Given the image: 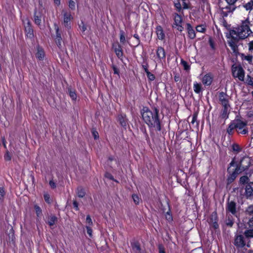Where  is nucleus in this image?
<instances>
[{
    "label": "nucleus",
    "mask_w": 253,
    "mask_h": 253,
    "mask_svg": "<svg viewBox=\"0 0 253 253\" xmlns=\"http://www.w3.org/2000/svg\"><path fill=\"white\" fill-rule=\"evenodd\" d=\"M159 110L156 108H154L152 110L147 107H143L141 111V115L143 120L149 126L155 127L156 129L160 131L161 124L158 117Z\"/></svg>",
    "instance_id": "nucleus-1"
},
{
    "label": "nucleus",
    "mask_w": 253,
    "mask_h": 253,
    "mask_svg": "<svg viewBox=\"0 0 253 253\" xmlns=\"http://www.w3.org/2000/svg\"><path fill=\"white\" fill-rule=\"evenodd\" d=\"M252 33L250 28V21L248 19L242 21L241 24L238 25L230 32V34H234L239 39H245L248 38Z\"/></svg>",
    "instance_id": "nucleus-2"
},
{
    "label": "nucleus",
    "mask_w": 253,
    "mask_h": 253,
    "mask_svg": "<svg viewBox=\"0 0 253 253\" xmlns=\"http://www.w3.org/2000/svg\"><path fill=\"white\" fill-rule=\"evenodd\" d=\"M227 170L228 173H230V175L228 178V181L231 182L235 179L237 174L241 172L242 169H241L240 167H237L233 161L230 163V167L228 168Z\"/></svg>",
    "instance_id": "nucleus-3"
},
{
    "label": "nucleus",
    "mask_w": 253,
    "mask_h": 253,
    "mask_svg": "<svg viewBox=\"0 0 253 253\" xmlns=\"http://www.w3.org/2000/svg\"><path fill=\"white\" fill-rule=\"evenodd\" d=\"M232 75L235 78H237L241 81H244L245 78V71L240 66L233 65L232 67Z\"/></svg>",
    "instance_id": "nucleus-4"
},
{
    "label": "nucleus",
    "mask_w": 253,
    "mask_h": 253,
    "mask_svg": "<svg viewBox=\"0 0 253 253\" xmlns=\"http://www.w3.org/2000/svg\"><path fill=\"white\" fill-rule=\"evenodd\" d=\"M237 0H226L228 5L221 8V14L223 17H227L229 13L232 12L235 9L236 7L234 6V4Z\"/></svg>",
    "instance_id": "nucleus-5"
},
{
    "label": "nucleus",
    "mask_w": 253,
    "mask_h": 253,
    "mask_svg": "<svg viewBox=\"0 0 253 253\" xmlns=\"http://www.w3.org/2000/svg\"><path fill=\"white\" fill-rule=\"evenodd\" d=\"M62 13L63 15V24L67 29L70 28L71 22L73 19V16L72 15L71 12L66 10H63Z\"/></svg>",
    "instance_id": "nucleus-6"
},
{
    "label": "nucleus",
    "mask_w": 253,
    "mask_h": 253,
    "mask_svg": "<svg viewBox=\"0 0 253 253\" xmlns=\"http://www.w3.org/2000/svg\"><path fill=\"white\" fill-rule=\"evenodd\" d=\"M236 129L238 133L242 134H246L248 133V130L246 127L247 123L246 122H243L241 120H236Z\"/></svg>",
    "instance_id": "nucleus-7"
},
{
    "label": "nucleus",
    "mask_w": 253,
    "mask_h": 253,
    "mask_svg": "<svg viewBox=\"0 0 253 253\" xmlns=\"http://www.w3.org/2000/svg\"><path fill=\"white\" fill-rule=\"evenodd\" d=\"M23 22L24 25L25 32L26 35L29 38H32L34 37L33 30L31 27L30 22L28 18L23 20Z\"/></svg>",
    "instance_id": "nucleus-8"
},
{
    "label": "nucleus",
    "mask_w": 253,
    "mask_h": 253,
    "mask_svg": "<svg viewBox=\"0 0 253 253\" xmlns=\"http://www.w3.org/2000/svg\"><path fill=\"white\" fill-rule=\"evenodd\" d=\"M219 100L223 107L230 106L229 103L230 97L223 92H220L218 95Z\"/></svg>",
    "instance_id": "nucleus-9"
},
{
    "label": "nucleus",
    "mask_w": 253,
    "mask_h": 253,
    "mask_svg": "<svg viewBox=\"0 0 253 253\" xmlns=\"http://www.w3.org/2000/svg\"><path fill=\"white\" fill-rule=\"evenodd\" d=\"M174 27L177 29L179 31H182L183 29L182 26V19L180 15L178 14H175L174 16Z\"/></svg>",
    "instance_id": "nucleus-10"
},
{
    "label": "nucleus",
    "mask_w": 253,
    "mask_h": 253,
    "mask_svg": "<svg viewBox=\"0 0 253 253\" xmlns=\"http://www.w3.org/2000/svg\"><path fill=\"white\" fill-rule=\"evenodd\" d=\"M233 35V34H231ZM228 44L234 52H236L238 48V39L232 35L227 41Z\"/></svg>",
    "instance_id": "nucleus-11"
},
{
    "label": "nucleus",
    "mask_w": 253,
    "mask_h": 253,
    "mask_svg": "<svg viewBox=\"0 0 253 253\" xmlns=\"http://www.w3.org/2000/svg\"><path fill=\"white\" fill-rule=\"evenodd\" d=\"M245 196L247 198H250L253 196V182H250L246 185Z\"/></svg>",
    "instance_id": "nucleus-12"
},
{
    "label": "nucleus",
    "mask_w": 253,
    "mask_h": 253,
    "mask_svg": "<svg viewBox=\"0 0 253 253\" xmlns=\"http://www.w3.org/2000/svg\"><path fill=\"white\" fill-rule=\"evenodd\" d=\"M213 76L211 73L206 74L202 78L203 84L205 85H210L212 82Z\"/></svg>",
    "instance_id": "nucleus-13"
},
{
    "label": "nucleus",
    "mask_w": 253,
    "mask_h": 253,
    "mask_svg": "<svg viewBox=\"0 0 253 253\" xmlns=\"http://www.w3.org/2000/svg\"><path fill=\"white\" fill-rule=\"evenodd\" d=\"M113 48L118 58H121L123 57V52L122 47L119 43H117L113 44Z\"/></svg>",
    "instance_id": "nucleus-14"
},
{
    "label": "nucleus",
    "mask_w": 253,
    "mask_h": 253,
    "mask_svg": "<svg viewBox=\"0 0 253 253\" xmlns=\"http://www.w3.org/2000/svg\"><path fill=\"white\" fill-rule=\"evenodd\" d=\"M55 29L56 30V37L55 39V41L57 46L60 48L61 46L62 43V38L61 37V34L59 33V28L57 25L55 24Z\"/></svg>",
    "instance_id": "nucleus-15"
},
{
    "label": "nucleus",
    "mask_w": 253,
    "mask_h": 253,
    "mask_svg": "<svg viewBox=\"0 0 253 253\" xmlns=\"http://www.w3.org/2000/svg\"><path fill=\"white\" fill-rule=\"evenodd\" d=\"M226 210L232 214H235L236 212V204L233 201L228 202Z\"/></svg>",
    "instance_id": "nucleus-16"
},
{
    "label": "nucleus",
    "mask_w": 253,
    "mask_h": 253,
    "mask_svg": "<svg viewBox=\"0 0 253 253\" xmlns=\"http://www.w3.org/2000/svg\"><path fill=\"white\" fill-rule=\"evenodd\" d=\"M235 245L238 247H243L245 245L243 236L238 235L236 236L235 240Z\"/></svg>",
    "instance_id": "nucleus-17"
},
{
    "label": "nucleus",
    "mask_w": 253,
    "mask_h": 253,
    "mask_svg": "<svg viewBox=\"0 0 253 253\" xmlns=\"http://www.w3.org/2000/svg\"><path fill=\"white\" fill-rule=\"evenodd\" d=\"M156 32L158 38L160 40H163L165 38V35L163 31V28L161 26H157L156 28Z\"/></svg>",
    "instance_id": "nucleus-18"
},
{
    "label": "nucleus",
    "mask_w": 253,
    "mask_h": 253,
    "mask_svg": "<svg viewBox=\"0 0 253 253\" xmlns=\"http://www.w3.org/2000/svg\"><path fill=\"white\" fill-rule=\"evenodd\" d=\"M157 56L159 60L165 59L166 53L164 48L161 46L158 47L157 50Z\"/></svg>",
    "instance_id": "nucleus-19"
},
{
    "label": "nucleus",
    "mask_w": 253,
    "mask_h": 253,
    "mask_svg": "<svg viewBox=\"0 0 253 253\" xmlns=\"http://www.w3.org/2000/svg\"><path fill=\"white\" fill-rule=\"evenodd\" d=\"M42 18V14L41 12L36 10L34 15V22L35 24L40 25L41 23Z\"/></svg>",
    "instance_id": "nucleus-20"
},
{
    "label": "nucleus",
    "mask_w": 253,
    "mask_h": 253,
    "mask_svg": "<svg viewBox=\"0 0 253 253\" xmlns=\"http://www.w3.org/2000/svg\"><path fill=\"white\" fill-rule=\"evenodd\" d=\"M36 56L37 58H38L40 60H43L44 57V51L43 49L39 46H38L37 47V53L36 54Z\"/></svg>",
    "instance_id": "nucleus-21"
},
{
    "label": "nucleus",
    "mask_w": 253,
    "mask_h": 253,
    "mask_svg": "<svg viewBox=\"0 0 253 253\" xmlns=\"http://www.w3.org/2000/svg\"><path fill=\"white\" fill-rule=\"evenodd\" d=\"M187 29L189 37L191 39H194L196 37V34L194 30L190 24H187Z\"/></svg>",
    "instance_id": "nucleus-22"
},
{
    "label": "nucleus",
    "mask_w": 253,
    "mask_h": 253,
    "mask_svg": "<svg viewBox=\"0 0 253 253\" xmlns=\"http://www.w3.org/2000/svg\"><path fill=\"white\" fill-rule=\"evenodd\" d=\"M221 117L222 118L226 119L228 118V114L230 110V106L223 107Z\"/></svg>",
    "instance_id": "nucleus-23"
},
{
    "label": "nucleus",
    "mask_w": 253,
    "mask_h": 253,
    "mask_svg": "<svg viewBox=\"0 0 253 253\" xmlns=\"http://www.w3.org/2000/svg\"><path fill=\"white\" fill-rule=\"evenodd\" d=\"M118 120L120 125L123 126H126L127 125V119L125 115H120L118 116Z\"/></svg>",
    "instance_id": "nucleus-24"
},
{
    "label": "nucleus",
    "mask_w": 253,
    "mask_h": 253,
    "mask_svg": "<svg viewBox=\"0 0 253 253\" xmlns=\"http://www.w3.org/2000/svg\"><path fill=\"white\" fill-rule=\"evenodd\" d=\"M193 89L195 93H200L202 91V85L201 84L195 82L193 84Z\"/></svg>",
    "instance_id": "nucleus-25"
},
{
    "label": "nucleus",
    "mask_w": 253,
    "mask_h": 253,
    "mask_svg": "<svg viewBox=\"0 0 253 253\" xmlns=\"http://www.w3.org/2000/svg\"><path fill=\"white\" fill-rule=\"evenodd\" d=\"M57 220V218L55 216L51 215L48 217L47 222L49 226H51L55 224Z\"/></svg>",
    "instance_id": "nucleus-26"
},
{
    "label": "nucleus",
    "mask_w": 253,
    "mask_h": 253,
    "mask_svg": "<svg viewBox=\"0 0 253 253\" xmlns=\"http://www.w3.org/2000/svg\"><path fill=\"white\" fill-rule=\"evenodd\" d=\"M236 121L231 123L229 125V126L227 128V130L228 133L230 135L232 134L233 133V129H236Z\"/></svg>",
    "instance_id": "nucleus-27"
},
{
    "label": "nucleus",
    "mask_w": 253,
    "mask_h": 253,
    "mask_svg": "<svg viewBox=\"0 0 253 253\" xmlns=\"http://www.w3.org/2000/svg\"><path fill=\"white\" fill-rule=\"evenodd\" d=\"M77 193L78 197L80 198L84 197L85 195V192L84 190L82 187H79L77 190Z\"/></svg>",
    "instance_id": "nucleus-28"
},
{
    "label": "nucleus",
    "mask_w": 253,
    "mask_h": 253,
    "mask_svg": "<svg viewBox=\"0 0 253 253\" xmlns=\"http://www.w3.org/2000/svg\"><path fill=\"white\" fill-rule=\"evenodd\" d=\"M34 208H35L37 217H41L42 215V211L41 208L37 205H35L34 206Z\"/></svg>",
    "instance_id": "nucleus-29"
},
{
    "label": "nucleus",
    "mask_w": 253,
    "mask_h": 253,
    "mask_svg": "<svg viewBox=\"0 0 253 253\" xmlns=\"http://www.w3.org/2000/svg\"><path fill=\"white\" fill-rule=\"evenodd\" d=\"M253 6V0H250L249 2H248V3H247L244 5V8L247 10H251L252 9Z\"/></svg>",
    "instance_id": "nucleus-30"
},
{
    "label": "nucleus",
    "mask_w": 253,
    "mask_h": 253,
    "mask_svg": "<svg viewBox=\"0 0 253 253\" xmlns=\"http://www.w3.org/2000/svg\"><path fill=\"white\" fill-rule=\"evenodd\" d=\"M196 31L198 32L204 33L206 31V26L204 25H198L196 27Z\"/></svg>",
    "instance_id": "nucleus-31"
},
{
    "label": "nucleus",
    "mask_w": 253,
    "mask_h": 253,
    "mask_svg": "<svg viewBox=\"0 0 253 253\" xmlns=\"http://www.w3.org/2000/svg\"><path fill=\"white\" fill-rule=\"evenodd\" d=\"M86 226H92L93 225V222L90 215H88L86 216L85 220Z\"/></svg>",
    "instance_id": "nucleus-32"
},
{
    "label": "nucleus",
    "mask_w": 253,
    "mask_h": 253,
    "mask_svg": "<svg viewBox=\"0 0 253 253\" xmlns=\"http://www.w3.org/2000/svg\"><path fill=\"white\" fill-rule=\"evenodd\" d=\"M245 235L247 237L253 238V229L246 230Z\"/></svg>",
    "instance_id": "nucleus-33"
},
{
    "label": "nucleus",
    "mask_w": 253,
    "mask_h": 253,
    "mask_svg": "<svg viewBox=\"0 0 253 253\" xmlns=\"http://www.w3.org/2000/svg\"><path fill=\"white\" fill-rule=\"evenodd\" d=\"M232 150L233 151L236 152L237 153L241 151V149L239 145L237 144H233L232 146Z\"/></svg>",
    "instance_id": "nucleus-34"
},
{
    "label": "nucleus",
    "mask_w": 253,
    "mask_h": 253,
    "mask_svg": "<svg viewBox=\"0 0 253 253\" xmlns=\"http://www.w3.org/2000/svg\"><path fill=\"white\" fill-rule=\"evenodd\" d=\"M181 64L183 66L184 70H188L190 69V66L188 64L187 62L183 59L181 60Z\"/></svg>",
    "instance_id": "nucleus-35"
},
{
    "label": "nucleus",
    "mask_w": 253,
    "mask_h": 253,
    "mask_svg": "<svg viewBox=\"0 0 253 253\" xmlns=\"http://www.w3.org/2000/svg\"><path fill=\"white\" fill-rule=\"evenodd\" d=\"M249 181V178L247 176H242L240 178V182L242 184H245L246 183H248Z\"/></svg>",
    "instance_id": "nucleus-36"
},
{
    "label": "nucleus",
    "mask_w": 253,
    "mask_h": 253,
    "mask_svg": "<svg viewBox=\"0 0 253 253\" xmlns=\"http://www.w3.org/2000/svg\"><path fill=\"white\" fill-rule=\"evenodd\" d=\"M233 219L232 217L228 216V218L226 220V224L229 226H232L233 224Z\"/></svg>",
    "instance_id": "nucleus-37"
},
{
    "label": "nucleus",
    "mask_w": 253,
    "mask_h": 253,
    "mask_svg": "<svg viewBox=\"0 0 253 253\" xmlns=\"http://www.w3.org/2000/svg\"><path fill=\"white\" fill-rule=\"evenodd\" d=\"M126 42V38L125 36L124 32L123 31L120 32V42L124 43Z\"/></svg>",
    "instance_id": "nucleus-38"
},
{
    "label": "nucleus",
    "mask_w": 253,
    "mask_h": 253,
    "mask_svg": "<svg viewBox=\"0 0 253 253\" xmlns=\"http://www.w3.org/2000/svg\"><path fill=\"white\" fill-rule=\"evenodd\" d=\"M91 227L92 226H85V228L87 230V233L90 237H91L92 236V230Z\"/></svg>",
    "instance_id": "nucleus-39"
},
{
    "label": "nucleus",
    "mask_w": 253,
    "mask_h": 253,
    "mask_svg": "<svg viewBox=\"0 0 253 253\" xmlns=\"http://www.w3.org/2000/svg\"><path fill=\"white\" fill-rule=\"evenodd\" d=\"M5 195V191L3 188L0 187V200L2 201L3 200Z\"/></svg>",
    "instance_id": "nucleus-40"
},
{
    "label": "nucleus",
    "mask_w": 253,
    "mask_h": 253,
    "mask_svg": "<svg viewBox=\"0 0 253 253\" xmlns=\"http://www.w3.org/2000/svg\"><path fill=\"white\" fill-rule=\"evenodd\" d=\"M69 7L72 10L75 9V2L73 0H70L69 1Z\"/></svg>",
    "instance_id": "nucleus-41"
},
{
    "label": "nucleus",
    "mask_w": 253,
    "mask_h": 253,
    "mask_svg": "<svg viewBox=\"0 0 253 253\" xmlns=\"http://www.w3.org/2000/svg\"><path fill=\"white\" fill-rule=\"evenodd\" d=\"M43 197H44V199L45 200V201L49 204L51 203V200H50V196L47 193H45L43 195Z\"/></svg>",
    "instance_id": "nucleus-42"
},
{
    "label": "nucleus",
    "mask_w": 253,
    "mask_h": 253,
    "mask_svg": "<svg viewBox=\"0 0 253 253\" xmlns=\"http://www.w3.org/2000/svg\"><path fill=\"white\" fill-rule=\"evenodd\" d=\"M149 80L151 81H154L155 79V76L154 75L150 73V72H148V73L146 74Z\"/></svg>",
    "instance_id": "nucleus-43"
},
{
    "label": "nucleus",
    "mask_w": 253,
    "mask_h": 253,
    "mask_svg": "<svg viewBox=\"0 0 253 253\" xmlns=\"http://www.w3.org/2000/svg\"><path fill=\"white\" fill-rule=\"evenodd\" d=\"M133 200L135 204H138L139 202V198L137 195H132V196Z\"/></svg>",
    "instance_id": "nucleus-44"
},
{
    "label": "nucleus",
    "mask_w": 253,
    "mask_h": 253,
    "mask_svg": "<svg viewBox=\"0 0 253 253\" xmlns=\"http://www.w3.org/2000/svg\"><path fill=\"white\" fill-rule=\"evenodd\" d=\"M246 211L250 214H253V205L249 206L247 209Z\"/></svg>",
    "instance_id": "nucleus-45"
},
{
    "label": "nucleus",
    "mask_w": 253,
    "mask_h": 253,
    "mask_svg": "<svg viewBox=\"0 0 253 253\" xmlns=\"http://www.w3.org/2000/svg\"><path fill=\"white\" fill-rule=\"evenodd\" d=\"M69 95H70L71 98L73 100H75L76 99L77 95H76V93L74 91L70 90V92H69Z\"/></svg>",
    "instance_id": "nucleus-46"
},
{
    "label": "nucleus",
    "mask_w": 253,
    "mask_h": 253,
    "mask_svg": "<svg viewBox=\"0 0 253 253\" xmlns=\"http://www.w3.org/2000/svg\"><path fill=\"white\" fill-rule=\"evenodd\" d=\"M80 28L83 32H84L86 30V26L83 22H82L81 25H80Z\"/></svg>",
    "instance_id": "nucleus-47"
},
{
    "label": "nucleus",
    "mask_w": 253,
    "mask_h": 253,
    "mask_svg": "<svg viewBox=\"0 0 253 253\" xmlns=\"http://www.w3.org/2000/svg\"><path fill=\"white\" fill-rule=\"evenodd\" d=\"M247 77H248V78L246 81L247 83L250 85H253V79L249 75L247 76Z\"/></svg>",
    "instance_id": "nucleus-48"
},
{
    "label": "nucleus",
    "mask_w": 253,
    "mask_h": 253,
    "mask_svg": "<svg viewBox=\"0 0 253 253\" xmlns=\"http://www.w3.org/2000/svg\"><path fill=\"white\" fill-rule=\"evenodd\" d=\"M174 5H175V7H176V8L178 11H180V10L181 9V4L180 1H178L177 2H175L174 3Z\"/></svg>",
    "instance_id": "nucleus-49"
},
{
    "label": "nucleus",
    "mask_w": 253,
    "mask_h": 253,
    "mask_svg": "<svg viewBox=\"0 0 253 253\" xmlns=\"http://www.w3.org/2000/svg\"><path fill=\"white\" fill-rule=\"evenodd\" d=\"M166 219L169 220V221H171L172 220V216L170 214L169 212V211H167V213H166Z\"/></svg>",
    "instance_id": "nucleus-50"
},
{
    "label": "nucleus",
    "mask_w": 253,
    "mask_h": 253,
    "mask_svg": "<svg viewBox=\"0 0 253 253\" xmlns=\"http://www.w3.org/2000/svg\"><path fill=\"white\" fill-rule=\"evenodd\" d=\"M244 59L250 63L252 61L253 56L251 55L245 56Z\"/></svg>",
    "instance_id": "nucleus-51"
},
{
    "label": "nucleus",
    "mask_w": 253,
    "mask_h": 253,
    "mask_svg": "<svg viewBox=\"0 0 253 253\" xmlns=\"http://www.w3.org/2000/svg\"><path fill=\"white\" fill-rule=\"evenodd\" d=\"M249 50L251 51L253 50V41L250 42L249 43Z\"/></svg>",
    "instance_id": "nucleus-52"
},
{
    "label": "nucleus",
    "mask_w": 253,
    "mask_h": 253,
    "mask_svg": "<svg viewBox=\"0 0 253 253\" xmlns=\"http://www.w3.org/2000/svg\"><path fill=\"white\" fill-rule=\"evenodd\" d=\"M49 184L52 188H55L56 187L55 183L53 180H50Z\"/></svg>",
    "instance_id": "nucleus-53"
},
{
    "label": "nucleus",
    "mask_w": 253,
    "mask_h": 253,
    "mask_svg": "<svg viewBox=\"0 0 253 253\" xmlns=\"http://www.w3.org/2000/svg\"><path fill=\"white\" fill-rule=\"evenodd\" d=\"M4 159L7 161H9L11 159V157L9 153L7 152L4 155Z\"/></svg>",
    "instance_id": "nucleus-54"
},
{
    "label": "nucleus",
    "mask_w": 253,
    "mask_h": 253,
    "mask_svg": "<svg viewBox=\"0 0 253 253\" xmlns=\"http://www.w3.org/2000/svg\"><path fill=\"white\" fill-rule=\"evenodd\" d=\"M73 206L74 208L76 209V210L78 211L79 210V207H78V203L77 201H74L73 202Z\"/></svg>",
    "instance_id": "nucleus-55"
},
{
    "label": "nucleus",
    "mask_w": 253,
    "mask_h": 253,
    "mask_svg": "<svg viewBox=\"0 0 253 253\" xmlns=\"http://www.w3.org/2000/svg\"><path fill=\"white\" fill-rule=\"evenodd\" d=\"M93 135L94 137V139H97L99 137L98 133L97 131H93L92 132Z\"/></svg>",
    "instance_id": "nucleus-56"
},
{
    "label": "nucleus",
    "mask_w": 253,
    "mask_h": 253,
    "mask_svg": "<svg viewBox=\"0 0 253 253\" xmlns=\"http://www.w3.org/2000/svg\"><path fill=\"white\" fill-rule=\"evenodd\" d=\"M54 2L55 5L59 6L60 4V0H54Z\"/></svg>",
    "instance_id": "nucleus-57"
},
{
    "label": "nucleus",
    "mask_w": 253,
    "mask_h": 253,
    "mask_svg": "<svg viewBox=\"0 0 253 253\" xmlns=\"http://www.w3.org/2000/svg\"><path fill=\"white\" fill-rule=\"evenodd\" d=\"M249 225L253 227V217L249 221Z\"/></svg>",
    "instance_id": "nucleus-58"
},
{
    "label": "nucleus",
    "mask_w": 253,
    "mask_h": 253,
    "mask_svg": "<svg viewBox=\"0 0 253 253\" xmlns=\"http://www.w3.org/2000/svg\"><path fill=\"white\" fill-rule=\"evenodd\" d=\"M113 70H114V74H118V75L119 74V70L116 67H114Z\"/></svg>",
    "instance_id": "nucleus-59"
},
{
    "label": "nucleus",
    "mask_w": 253,
    "mask_h": 253,
    "mask_svg": "<svg viewBox=\"0 0 253 253\" xmlns=\"http://www.w3.org/2000/svg\"><path fill=\"white\" fill-rule=\"evenodd\" d=\"M174 81L176 82L179 81V80H180V78H179V76L177 75L174 76Z\"/></svg>",
    "instance_id": "nucleus-60"
},
{
    "label": "nucleus",
    "mask_w": 253,
    "mask_h": 253,
    "mask_svg": "<svg viewBox=\"0 0 253 253\" xmlns=\"http://www.w3.org/2000/svg\"><path fill=\"white\" fill-rule=\"evenodd\" d=\"M105 176L110 179H113V176L109 173H106Z\"/></svg>",
    "instance_id": "nucleus-61"
},
{
    "label": "nucleus",
    "mask_w": 253,
    "mask_h": 253,
    "mask_svg": "<svg viewBox=\"0 0 253 253\" xmlns=\"http://www.w3.org/2000/svg\"><path fill=\"white\" fill-rule=\"evenodd\" d=\"M143 68L146 74L148 73V72H149L148 71V67L147 66L143 65Z\"/></svg>",
    "instance_id": "nucleus-62"
},
{
    "label": "nucleus",
    "mask_w": 253,
    "mask_h": 253,
    "mask_svg": "<svg viewBox=\"0 0 253 253\" xmlns=\"http://www.w3.org/2000/svg\"><path fill=\"white\" fill-rule=\"evenodd\" d=\"M134 248L136 249L137 250L139 251L140 250V247L137 244H135L133 247Z\"/></svg>",
    "instance_id": "nucleus-63"
},
{
    "label": "nucleus",
    "mask_w": 253,
    "mask_h": 253,
    "mask_svg": "<svg viewBox=\"0 0 253 253\" xmlns=\"http://www.w3.org/2000/svg\"><path fill=\"white\" fill-rule=\"evenodd\" d=\"M160 253H165V251L163 249L160 248Z\"/></svg>",
    "instance_id": "nucleus-64"
}]
</instances>
